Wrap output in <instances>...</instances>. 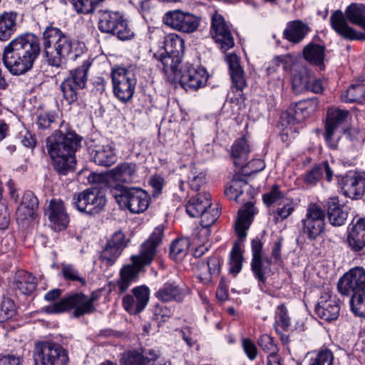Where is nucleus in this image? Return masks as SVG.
Segmentation results:
<instances>
[{"instance_id":"53","label":"nucleus","mask_w":365,"mask_h":365,"mask_svg":"<svg viewBox=\"0 0 365 365\" xmlns=\"http://www.w3.org/2000/svg\"><path fill=\"white\" fill-rule=\"evenodd\" d=\"M16 313V307L12 299L4 297L0 308V320H7Z\"/></svg>"},{"instance_id":"62","label":"nucleus","mask_w":365,"mask_h":365,"mask_svg":"<svg viewBox=\"0 0 365 365\" xmlns=\"http://www.w3.org/2000/svg\"><path fill=\"white\" fill-rule=\"evenodd\" d=\"M149 183L153 189V195L154 197H157L161 193L164 185V179L163 177L160 175H153L150 178Z\"/></svg>"},{"instance_id":"51","label":"nucleus","mask_w":365,"mask_h":365,"mask_svg":"<svg viewBox=\"0 0 365 365\" xmlns=\"http://www.w3.org/2000/svg\"><path fill=\"white\" fill-rule=\"evenodd\" d=\"M309 78L307 75L302 72L295 71L292 73V88L297 91H308L309 90Z\"/></svg>"},{"instance_id":"9","label":"nucleus","mask_w":365,"mask_h":365,"mask_svg":"<svg viewBox=\"0 0 365 365\" xmlns=\"http://www.w3.org/2000/svg\"><path fill=\"white\" fill-rule=\"evenodd\" d=\"M35 365H66L68 356L66 350L53 341H38L33 351Z\"/></svg>"},{"instance_id":"54","label":"nucleus","mask_w":365,"mask_h":365,"mask_svg":"<svg viewBox=\"0 0 365 365\" xmlns=\"http://www.w3.org/2000/svg\"><path fill=\"white\" fill-rule=\"evenodd\" d=\"M259 346L269 355L277 354L278 348L269 335H262L257 341Z\"/></svg>"},{"instance_id":"38","label":"nucleus","mask_w":365,"mask_h":365,"mask_svg":"<svg viewBox=\"0 0 365 365\" xmlns=\"http://www.w3.org/2000/svg\"><path fill=\"white\" fill-rule=\"evenodd\" d=\"M228 63L232 86L237 91H242L245 88L246 81L244 77V71L239 64L237 56L230 55L228 57Z\"/></svg>"},{"instance_id":"31","label":"nucleus","mask_w":365,"mask_h":365,"mask_svg":"<svg viewBox=\"0 0 365 365\" xmlns=\"http://www.w3.org/2000/svg\"><path fill=\"white\" fill-rule=\"evenodd\" d=\"M211 196L208 192L199 193L185 205L186 212L192 217H198L211 207Z\"/></svg>"},{"instance_id":"44","label":"nucleus","mask_w":365,"mask_h":365,"mask_svg":"<svg viewBox=\"0 0 365 365\" xmlns=\"http://www.w3.org/2000/svg\"><path fill=\"white\" fill-rule=\"evenodd\" d=\"M243 187L251 190V185H249L244 176L235 175L230 182L228 187L226 188L225 193L230 199L237 200L238 197L244 192Z\"/></svg>"},{"instance_id":"2","label":"nucleus","mask_w":365,"mask_h":365,"mask_svg":"<svg viewBox=\"0 0 365 365\" xmlns=\"http://www.w3.org/2000/svg\"><path fill=\"white\" fill-rule=\"evenodd\" d=\"M81 138L73 132L55 131L46 140V148L54 170L66 175L75 169V153L81 146Z\"/></svg>"},{"instance_id":"18","label":"nucleus","mask_w":365,"mask_h":365,"mask_svg":"<svg viewBox=\"0 0 365 365\" xmlns=\"http://www.w3.org/2000/svg\"><path fill=\"white\" fill-rule=\"evenodd\" d=\"M349 115L347 110L329 108L327 110L325 123L324 138L329 148L336 149L339 138L336 135L337 128L345 122Z\"/></svg>"},{"instance_id":"29","label":"nucleus","mask_w":365,"mask_h":365,"mask_svg":"<svg viewBox=\"0 0 365 365\" xmlns=\"http://www.w3.org/2000/svg\"><path fill=\"white\" fill-rule=\"evenodd\" d=\"M187 290L177 284L175 282H165L155 292V296L159 300L163 302L175 301L181 302L183 301Z\"/></svg>"},{"instance_id":"48","label":"nucleus","mask_w":365,"mask_h":365,"mask_svg":"<svg viewBox=\"0 0 365 365\" xmlns=\"http://www.w3.org/2000/svg\"><path fill=\"white\" fill-rule=\"evenodd\" d=\"M277 207L272 211L273 220L277 223L284 221L294 211V206L292 202L279 203Z\"/></svg>"},{"instance_id":"47","label":"nucleus","mask_w":365,"mask_h":365,"mask_svg":"<svg viewBox=\"0 0 365 365\" xmlns=\"http://www.w3.org/2000/svg\"><path fill=\"white\" fill-rule=\"evenodd\" d=\"M188 180L190 188L198 191L201 186L206 182V174L201 169L192 165L190 167Z\"/></svg>"},{"instance_id":"42","label":"nucleus","mask_w":365,"mask_h":365,"mask_svg":"<svg viewBox=\"0 0 365 365\" xmlns=\"http://www.w3.org/2000/svg\"><path fill=\"white\" fill-rule=\"evenodd\" d=\"M14 285L24 294H31L36 288V277L31 274L20 271L16 277Z\"/></svg>"},{"instance_id":"25","label":"nucleus","mask_w":365,"mask_h":365,"mask_svg":"<svg viewBox=\"0 0 365 365\" xmlns=\"http://www.w3.org/2000/svg\"><path fill=\"white\" fill-rule=\"evenodd\" d=\"M346 241L349 248L354 252L365 250V218L352 222L348 227Z\"/></svg>"},{"instance_id":"33","label":"nucleus","mask_w":365,"mask_h":365,"mask_svg":"<svg viewBox=\"0 0 365 365\" xmlns=\"http://www.w3.org/2000/svg\"><path fill=\"white\" fill-rule=\"evenodd\" d=\"M327 215L330 223L334 226L343 225L347 218V212L339 205L337 197H331L327 200Z\"/></svg>"},{"instance_id":"28","label":"nucleus","mask_w":365,"mask_h":365,"mask_svg":"<svg viewBox=\"0 0 365 365\" xmlns=\"http://www.w3.org/2000/svg\"><path fill=\"white\" fill-rule=\"evenodd\" d=\"M108 175L117 182L131 183L138 178V167L134 163L124 162L110 170Z\"/></svg>"},{"instance_id":"14","label":"nucleus","mask_w":365,"mask_h":365,"mask_svg":"<svg viewBox=\"0 0 365 365\" xmlns=\"http://www.w3.org/2000/svg\"><path fill=\"white\" fill-rule=\"evenodd\" d=\"M163 22L176 31L190 34L197 29L200 19L191 13L174 10L165 14Z\"/></svg>"},{"instance_id":"22","label":"nucleus","mask_w":365,"mask_h":365,"mask_svg":"<svg viewBox=\"0 0 365 365\" xmlns=\"http://www.w3.org/2000/svg\"><path fill=\"white\" fill-rule=\"evenodd\" d=\"M339 299L328 292L321 295L315 306L316 314L327 322L336 320L339 315Z\"/></svg>"},{"instance_id":"1","label":"nucleus","mask_w":365,"mask_h":365,"mask_svg":"<svg viewBox=\"0 0 365 365\" xmlns=\"http://www.w3.org/2000/svg\"><path fill=\"white\" fill-rule=\"evenodd\" d=\"M40 51L38 36L33 34L20 35L4 48L3 62L11 73L19 76L31 69Z\"/></svg>"},{"instance_id":"7","label":"nucleus","mask_w":365,"mask_h":365,"mask_svg":"<svg viewBox=\"0 0 365 365\" xmlns=\"http://www.w3.org/2000/svg\"><path fill=\"white\" fill-rule=\"evenodd\" d=\"M98 296L93 292L90 296L83 293H74L60 301L43 307L48 314H60L73 309V317L78 318L86 314H91L96 311L95 302Z\"/></svg>"},{"instance_id":"5","label":"nucleus","mask_w":365,"mask_h":365,"mask_svg":"<svg viewBox=\"0 0 365 365\" xmlns=\"http://www.w3.org/2000/svg\"><path fill=\"white\" fill-rule=\"evenodd\" d=\"M255 214V207L252 202L245 204L238 211V216L235 223V232L239 238L235 242L230 254V272L238 274L242 267L243 256L241 250V243L247 237V230L250 228Z\"/></svg>"},{"instance_id":"64","label":"nucleus","mask_w":365,"mask_h":365,"mask_svg":"<svg viewBox=\"0 0 365 365\" xmlns=\"http://www.w3.org/2000/svg\"><path fill=\"white\" fill-rule=\"evenodd\" d=\"M22 359L13 354L0 356V365H20Z\"/></svg>"},{"instance_id":"50","label":"nucleus","mask_w":365,"mask_h":365,"mask_svg":"<svg viewBox=\"0 0 365 365\" xmlns=\"http://www.w3.org/2000/svg\"><path fill=\"white\" fill-rule=\"evenodd\" d=\"M103 0H71V2L78 13L88 14L92 13L96 6Z\"/></svg>"},{"instance_id":"37","label":"nucleus","mask_w":365,"mask_h":365,"mask_svg":"<svg viewBox=\"0 0 365 365\" xmlns=\"http://www.w3.org/2000/svg\"><path fill=\"white\" fill-rule=\"evenodd\" d=\"M17 13L4 12L0 15V41L8 40L16 29Z\"/></svg>"},{"instance_id":"12","label":"nucleus","mask_w":365,"mask_h":365,"mask_svg":"<svg viewBox=\"0 0 365 365\" xmlns=\"http://www.w3.org/2000/svg\"><path fill=\"white\" fill-rule=\"evenodd\" d=\"M106 202L104 194L96 188H88L73 196V203L77 210L91 215L101 212Z\"/></svg>"},{"instance_id":"13","label":"nucleus","mask_w":365,"mask_h":365,"mask_svg":"<svg viewBox=\"0 0 365 365\" xmlns=\"http://www.w3.org/2000/svg\"><path fill=\"white\" fill-rule=\"evenodd\" d=\"M262 246L259 239L255 238L252 240V259L251 269L254 276L258 279L261 289H262V284H264L267 277L273 274L271 269V259L267 257H262Z\"/></svg>"},{"instance_id":"10","label":"nucleus","mask_w":365,"mask_h":365,"mask_svg":"<svg viewBox=\"0 0 365 365\" xmlns=\"http://www.w3.org/2000/svg\"><path fill=\"white\" fill-rule=\"evenodd\" d=\"M98 29L104 33L113 34L120 40L130 39L133 31L128 28L126 20L117 11L101 10Z\"/></svg>"},{"instance_id":"8","label":"nucleus","mask_w":365,"mask_h":365,"mask_svg":"<svg viewBox=\"0 0 365 365\" xmlns=\"http://www.w3.org/2000/svg\"><path fill=\"white\" fill-rule=\"evenodd\" d=\"M111 192L120 206L128 209L131 213H142L150 205L149 194L140 187L118 185Z\"/></svg>"},{"instance_id":"19","label":"nucleus","mask_w":365,"mask_h":365,"mask_svg":"<svg viewBox=\"0 0 365 365\" xmlns=\"http://www.w3.org/2000/svg\"><path fill=\"white\" fill-rule=\"evenodd\" d=\"M341 185L345 196L361 199L365 194V173L350 170L341 177Z\"/></svg>"},{"instance_id":"58","label":"nucleus","mask_w":365,"mask_h":365,"mask_svg":"<svg viewBox=\"0 0 365 365\" xmlns=\"http://www.w3.org/2000/svg\"><path fill=\"white\" fill-rule=\"evenodd\" d=\"M55 120L56 118L54 115L48 113H42L38 115L36 123L38 129L45 130L48 128L51 123L55 122Z\"/></svg>"},{"instance_id":"15","label":"nucleus","mask_w":365,"mask_h":365,"mask_svg":"<svg viewBox=\"0 0 365 365\" xmlns=\"http://www.w3.org/2000/svg\"><path fill=\"white\" fill-rule=\"evenodd\" d=\"M160 352L155 349L141 348L125 352L121 359V365H171L170 361H158Z\"/></svg>"},{"instance_id":"6","label":"nucleus","mask_w":365,"mask_h":365,"mask_svg":"<svg viewBox=\"0 0 365 365\" xmlns=\"http://www.w3.org/2000/svg\"><path fill=\"white\" fill-rule=\"evenodd\" d=\"M365 4L352 3L349 5L344 13L336 10L330 16V24L332 29L339 36L349 40L358 39L356 30L347 22L355 24L361 28L365 17Z\"/></svg>"},{"instance_id":"32","label":"nucleus","mask_w":365,"mask_h":365,"mask_svg":"<svg viewBox=\"0 0 365 365\" xmlns=\"http://www.w3.org/2000/svg\"><path fill=\"white\" fill-rule=\"evenodd\" d=\"M250 149L245 137L237 139L230 149V155L235 166L246 168Z\"/></svg>"},{"instance_id":"23","label":"nucleus","mask_w":365,"mask_h":365,"mask_svg":"<svg viewBox=\"0 0 365 365\" xmlns=\"http://www.w3.org/2000/svg\"><path fill=\"white\" fill-rule=\"evenodd\" d=\"M46 214L53 230L61 231L67 227L69 217L61 200H51Z\"/></svg>"},{"instance_id":"36","label":"nucleus","mask_w":365,"mask_h":365,"mask_svg":"<svg viewBox=\"0 0 365 365\" xmlns=\"http://www.w3.org/2000/svg\"><path fill=\"white\" fill-rule=\"evenodd\" d=\"M154 57L160 63L158 67L161 68L166 75H176L182 61V56L169 55L163 51L154 53Z\"/></svg>"},{"instance_id":"59","label":"nucleus","mask_w":365,"mask_h":365,"mask_svg":"<svg viewBox=\"0 0 365 365\" xmlns=\"http://www.w3.org/2000/svg\"><path fill=\"white\" fill-rule=\"evenodd\" d=\"M153 314L156 320L166 321L173 314L171 309L167 306L157 304L153 309Z\"/></svg>"},{"instance_id":"55","label":"nucleus","mask_w":365,"mask_h":365,"mask_svg":"<svg viewBox=\"0 0 365 365\" xmlns=\"http://www.w3.org/2000/svg\"><path fill=\"white\" fill-rule=\"evenodd\" d=\"M38 205V199L33 192H25L22 197V201L19 205V214L20 215L24 208H30L35 210V209L37 208Z\"/></svg>"},{"instance_id":"26","label":"nucleus","mask_w":365,"mask_h":365,"mask_svg":"<svg viewBox=\"0 0 365 365\" xmlns=\"http://www.w3.org/2000/svg\"><path fill=\"white\" fill-rule=\"evenodd\" d=\"M113 91H133L136 80L133 74L125 68H114L111 74Z\"/></svg>"},{"instance_id":"34","label":"nucleus","mask_w":365,"mask_h":365,"mask_svg":"<svg viewBox=\"0 0 365 365\" xmlns=\"http://www.w3.org/2000/svg\"><path fill=\"white\" fill-rule=\"evenodd\" d=\"M96 164L108 167L117 161L114 150L109 145L96 146L91 153Z\"/></svg>"},{"instance_id":"21","label":"nucleus","mask_w":365,"mask_h":365,"mask_svg":"<svg viewBox=\"0 0 365 365\" xmlns=\"http://www.w3.org/2000/svg\"><path fill=\"white\" fill-rule=\"evenodd\" d=\"M133 294H127L123 298L124 309L131 314L142 312L149 301L150 290L145 285L138 286L132 289Z\"/></svg>"},{"instance_id":"56","label":"nucleus","mask_w":365,"mask_h":365,"mask_svg":"<svg viewBox=\"0 0 365 365\" xmlns=\"http://www.w3.org/2000/svg\"><path fill=\"white\" fill-rule=\"evenodd\" d=\"M62 273L66 279L71 281H77L81 282V284H86V280L83 277H81L78 271L71 264H64L62 267Z\"/></svg>"},{"instance_id":"57","label":"nucleus","mask_w":365,"mask_h":365,"mask_svg":"<svg viewBox=\"0 0 365 365\" xmlns=\"http://www.w3.org/2000/svg\"><path fill=\"white\" fill-rule=\"evenodd\" d=\"M341 100L346 103L363 104L365 103V93H342Z\"/></svg>"},{"instance_id":"40","label":"nucleus","mask_w":365,"mask_h":365,"mask_svg":"<svg viewBox=\"0 0 365 365\" xmlns=\"http://www.w3.org/2000/svg\"><path fill=\"white\" fill-rule=\"evenodd\" d=\"M325 47L324 46L309 43L303 49L304 59L314 65L321 66L324 63L325 56Z\"/></svg>"},{"instance_id":"63","label":"nucleus","mask_w":365,"mask_h":365,"mask_svg":"<svg viewBox=\"0 0 365 365\" xmlns=\"http://www.w3.org/2000/svg\"><path fill=\"white\" fill-rule=\"evenodd\" d=\"M10 224V217L6 207L0 204V230H6Z\"/></svg>"},{"instance_id":"4","label":"nucleus","mask_w":365,"mask_h":365,"mask_svg":"<svg viewBox=\"0 0 365 365\" xmlns=\"http://www.w3.org/2000/svg\"><path fill=\"white\" fill-rule=\"evenodd\" d=\"M73 45L71 36L58 27L48 26L42 34L43 56L50 66L59 67L71 54Z\"/></svg>"},{"instance_id":"16","label":"nucleus","mask_w":365,"mask_h":365,"mask_svg":"<svg viewBox=\"0 0 365 365\" xmlns=\"http://www.w3.org/2000/svg\"><path fill=\"white\" fill-rule=\"evenodd\" d=\"M339 292L346 296H353L365 290V269L356 267L345 273L337 284Z\"/></svg>"},{"instance_id":"35","label":"nucleus","mask_w":365,"mask_h":365,"mask_svg":"<svg viewBox=\"0 0 365 365\" xmlns=\"http://www.w3.org/2000/svg\"><path fill=\"white\" fill-rule=\"evenodd\" d=\"M86 82V70L77 68L61 84V91H76L83 89Z\"/></svg>"},{"instance_id":"39","label":"nucleus","mask_w":365,"mask_h":365,"mask_svg":"<svg viewBox=\"0 0 365 365\" xmlns=\"http://www.w3.org/2000/svg\"><path fill=\"white\" fill-rule=\"evenodd\" d=\"M325 175L326 180L330 182L333 176V170L330 168L328 162H324L314 166L311 170L307 172L304 177V181L311 185L316 184Z\"/></svg>"},{"instance_id":"61","label":"nucleus","mask_w":365,"mask_h":365,"mask_svg":"<svg viewBox=\"0 0 365 365\" xmlns=\"http://www.w3.org/2000/svg\"><path fill=\"white\" fill-rule=\"evenodd\" d=\"M200 266L207 268L211 276L217 275L220 272V261L215 257H210L206 263L201 262Z\"/></svg>"},{"instance_id":"20","label":"nucleus","mask_w":365,"mask_h":365,"mask_svg":"<svg viewBox=\"0 0 365 365\" xmlns=\"http://www.w3.org/2000/svg\"><path fill=\"white\" fill-rule=\"evenodd\" d=\"M212 34L220 49L226 51L235 45L234 38L229 26L223 16L215 12L212 16Z\"/></svg>"},{"instance_id":"49","label":"nucleus","mask_w":365,"mask_h":365,"mask_svg":"<svg viewBox=\"0 0 365 365\" xmlns=\"http://www.w3.org/2000/svg\"><path fill=\"white\" fill-rule=\"evenodd\" d=\"M189 247L187 239H178L173 241L170 247V255L173 259H180L186 255Z\"/></svg>"},{"instance_id":"27","label":"nucleus","mask_w":365,"mask_h":365,"mask_svg":"<svg viewBox=\"0 0 365 365\" xmlns=\"http://www.w3.org/2000/svg\"><path fill=\"white\" fill-rule=\"evenodd\" d=\"M308 24L297 19L289 21L283 31V36L288 41L297 44L301 43L310 32Z\"/></svg>"},{"instance_id":"17","label":"nucleus","mask_w":365,"mask_h":365,"mask_svg":"<svg viewBox=\"0 0 365 365\" xmlns=\"http://www.w3.org/2000/svg\"><path fill=\"white\" fill-rule=\"evenodd\" d=\"M319 101L317 98H311L298 102L294 106H290L281 115L283 123L287 125H294L304 121L309 113L314 111L318 106Z\"/></svg>"},{"instance_id":"60","label":"nucleus","mask_w":365,"mask_h":365,"mask_svg":"<svg viewBox=\"0 0 365 365\" xmlns=\"http://www.w3.org/2000/svg\"><path fill=\"white\" fill-rule=\"evenodd\" d=\"M242 349L247 356L252 361L257 356V349L254 342L249 339H243L242 342Z\"/></svg>"},{"instance_id":"46","label":"nucleus","mask_w":365,"mask_h":365,"mask_svg":"<svg viewBox=\"0 0 365 365\" xmlns=\"http://www.w3.org/2000/svg\"><path fill=\"white\" fill-rule=\"evenodd\" d=\"M291 325V319L284 304L279 305L275 312L274 328L276 331H287Z\"/></svg>"},{"instance_id":"41","label":"nucleus","mask_w":365,"mask_h":365,"mask_svg":"<svg viewBox=\"0 0 365 365\" xmlns=\"http://www.w3.org/2000/svg\"><path fill=\"white\" fill-rule=\"evenodd\" d=\"M184 49L185 42L183 39L176 34H170L165 38L163 48L159 51L182 57Z\"/></svg>"},{"instance_id":"45","label":"nucleus","mask_w":365,"mask_h":365,"mask_svg":"<svg viewBox=\"0 0 365 365\" xmlns=\"http://www.w3.org/2000/svg\"><path fill=\"white\" fill-rule=\"evenodd\" d=\"M220 213V210L216 208L210 210L207 209L203 214L200 215L202 227L199 230L197 235L203 237L205 239H208L210 234V227L217 220Z\"/></svg>"},{"instance_id":"11","label":"nucleus","mask_w":365,"mask_h":365,"mask_svg":"<svg viewBox=\"0 0 365 365\" xmlns=\"http://www.w3.org/2000/svg\"><path fill=\"white\" fill-rule=\"evenodd\" d=\"M325 212L317 203H310L301 220L302 232L309 240H314L325 230Z\"/></svg>"},{"instance_id":"24","label":"nucleus","mask_w":365,"mask_h":365,"mask_svg":"<svg viewBox=\"0 0 365 365\" xmlns=\"http://www.w3.org/2000/svg\"><path fill=\"white\" fill-rule=\"evenodd\" d=\"M125 246V235L121 231L115 232L101 252L102 260L108 265L113 264Z\"/></svg>"},{"instance_id":"30","label":"nucleus","mask_w":365,"mask_h":365,"mask_svg":"<svg viewBox=\"0 0 365 365\" xmlns=\"http://www.w3.org/2000/svg\"><path fill=\"white\" fill-rule=\"evenodd\" d=\"M207 81V76L204 70L197 71L194 68L185 72L180 78V84L182 89L197 90L202 88Z\"/></svg>"},{"instance_id":"43","label":"nucleus","mask_w":365,"mask_h":365,"mask_svg":"<svg viewBox=\"0 0 365 365\" xmlns=\"http://www.w3.org/2000/svg\"><path fill=\"white\" fill-rule=\"evenodd\" d=\"M305 359L307 365H333L334 354L325 349L308 353Z\"/></svg>"},{"instance_id":"3","label":"nucleus","mask_w":365,"mask_h":365,"mask_svg":"<svg viewBox=\"0 0 365 365\" xmlns=\"http://www.w3.org/2000/svg\"><path fill=\"white\" fill-rule=\"evenodd\" d=\"M163 235V228H155L149 239L142 245L139 255L132 256L133 265H125L120 270V278L117 280L119 293L127 291L128 287L136 281L140 269L151 263Z\"/></svg>"},{"instance_id":"52","label":"nucleus","mask_w":365,"mask_h":365,"mask_svg":"<svg viewBox=\"0 0 365 365\" xmlns=\"http://www.w3.org/2000/svg\"><path fill=\"white\" fill-rule=\"evenodd\" d=\"M263 201L267 205H271L274 203H281L284 201V195L280 191L278 185H273L271 190L263 195Z\"/></svg>"}]
</instances>
